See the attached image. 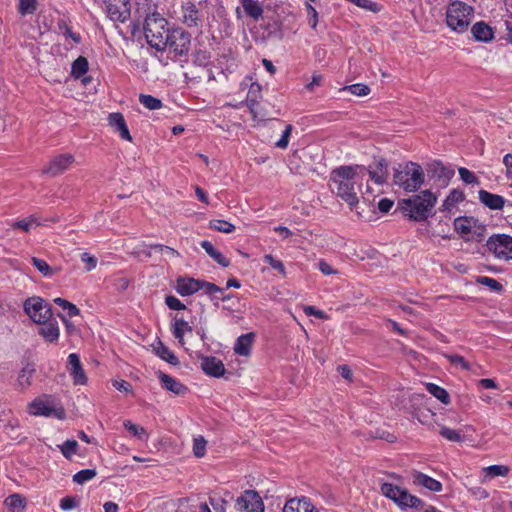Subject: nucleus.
Returning <instances> with one entry per match:
<instances>
[{
	"label": "nucleus",
	"instance_id": "obj_1",
	"mask_svg": "<svg viewBox=\"0 0 512 512\" xmlns=\"http://www.w3.org/2000/svg\"><path fill=\"white\" fill-rule=\"evenodd\" d=\"M364 166L344 165L332 170L330 181L332 191L336 192L351 208L358 204L357 190L364 175Z\"/></svg>",
	"mask_w": 512,
	"mask_h": 512
},
{
	"label": "nucleus",
	"instance_id": "obj_2",
	"mask_svg": "<svg viewBox=\"0 0 512 512\" xmlns=\"http://www.w3.org/2000/svg\"><path fill=\"white\" fill-rule=\"evenodd\" d=\"M137 5L138 11L143 10L145 14L143 30L147 43L158 51H164L171 31L167 20L156 11L153 0H137Z\"/></svg>",
	"mask_w": 512,
	"mask_h": 512
},
{
	"label": "nucleus",
	"instance_id": "obj_3",
	"mask_svg": "<svg viewBox=\"0 0 512 512\" xmlns=\"http://www.w3.org/2000/svg\"><path fill=\"white\" fill-rule=\"evenodd\" d=\"M436 201V196L430 190H424L420 194L402 199L398 206L404 216L422 222L427 220Z\"/></svg>",
	"mask_w": 512,
	"mask_h": 512
},
{
	"label": "nucleus",
	"instance_id": "obj_4",
	"mask_svg": "<svg viewBox=\"0 0 512 512\" xmlns=\"http://www.w3.org/2000/svg\"><path fill=\"white\" fill-rule=\"evenodd\" d=\"M393 182L406 192H414L420 188L424 182V171L422 167L415 162L398 164L394 168Z\"/></svg>",
	"mask_w": 512,
	"mask_h": 512
},
{
	"label": "nucleus",
	"instance_id": "obj_5",
	"mask_svg": "<svg viewBox=\"0 0 512 512\" xmlns=\"http://www.w3.org/2000/svg\"><path fill=\"white\" fill-rule=\"evenodd\" d=\"M474 9L472 6L462 2H451L446 10L447 26L457 32H465L472 22Z\"/></svg>",
	"mask_w": 512,
	"mask_h": 512
},
{
	"label": "nucleus",
	"instance_id": "obj_6",
	"mask_svg": "<svg viewBox=\"0 0 512 512\" xmlns=\"http://www.w3.org/2000/svg\"><path fill=\"white\" fill-rule=\"evenodd\" d=\"M381 492L387 498L393 500L398 506L422 509L424 508L423 501L410 494L406 489H402L399 486L391 483H384L381 485Z\"/></svg>",
	"mask_w": 512,
	"mask_h": 512
},
{
	"label": "nucleus",
	"instance_id": "obj_7",
	"mask_svg": "<svg viewBox=\"0 0 512 512\" xmlns=\"http://www.w3.org/2000/svg\"><path fill=\"white\" fill-rule=\"evenodd\" d=\"M24 312L36 324L48 322L52 319V307L43 298L32 296L23 303Z\"/></svg>",
	"mask_w": 512,
	"mask_h": 512
},
{
	"label": "nucleus",
	"instance_id": "obj_8",
	"mask_svg": "<svg viewBox=\"0 0 512 512\" xmlns=\"http://www.w3.org/2000/svg\"><path fill=\"white\" fill-rule=\"evenodd\" d=\"M29 412L32 415L54 417L59 420L64 419L66 416L64 408L51 399H35L29 405Z\"/></svg>",
	"mask_w": 512,
	"mask_h": 512
},
{
	"label": "nucleus",
	"instance_id": "obj_9",
	"mask_svg": "<svg viewBox=\"0 0 512 512\" xmlns=\"http://www.w3.org/2000/svg\"><path fill=\"white\" fill-rule=\"evenodd\" d=\"M191 45V35L182 28L172 29L168 35L167 48L175 57L187 55Z\"/></svg>",
	"mask_w": 512,
	"mask_h": 512
},
{
	"label": "nucleus",
	"instance_id": "obj_10",
	"mask_svg": "<svg viewBox=\"0 0 512 512\" xmlns=\"http://www.w3.org/2000/svg\"><path fill=\"white\" fill-rule=\"evenodd\" d=\"M486 246L497 258L512 259V237L507 234H497L489 237Z\"/></svg>",
	"mask_w": 512,
	"mask_h": 512
},
{
	"label": "nucleus",
	"instance_id": "obj_11",
	"mask_svg": "<svg viewBox=\"0 0 512 512\" xmlns=\"http://www.w3.org/2000/svg\"><path fill=\"white\" fill-rule=\"evenodd\" d=\"M107 16L113 22H126L131 15L130 0H104Z\"/></svg>",
	"mask_w": 512,
	"mask_h": 512
},
{
	"label": "nucleus",
	"instance_id": "obj_12",
	"mask_svg": "<svg viewBox=\"0 0 512 512\" xmlns=\"http://www.w3.org/2000/svg\"><path fill=\"white\" fill-rule=\"evenodd\" d=\"M264 503L255 490H245L236 499V509L238 512H264Z\"/></svg>",
	"mask_w": 512,
	"mask_h": 512
},
{
	"label": "nucleus",
	"instance_id": "obj_13",
	"mask_svg": "<svg viewBox=\"0 0 512 512\" xmlns=\"http://www.w3.org/2000/svg\"><path fill=\"white\" fill-rule=\"evenodd\" d=\"M73 162L74 156L72 154H60L51 159L49 164L43 169L42 173L51 177H56L66 171Z\"/></svg>",
	"mask_w": 512,
	"mask_h": 512
},
{
	"label": "nucleus",
	"instance_id": "obj_14",
	"mask_svg": "<svg viewBox=\"0 0 512 512\" xmlns=\"http://www.w3.org/2000/svg\"><path fill=\"white\" fill-rule=\"evenodd\" d=\"M428 176L440 182L441 185H447L448 181L454 175V170L443 165L441 161H433L427 165Z\"/></svg>",
	"mask_w": 512,
	"mask_h": 512
},
{
	"label": "nucleus",
	"instance_id": "obj_15",
	"mask_svg": "<svg viewBox=\"0 0 512 512\" xmlns=\"http://www.w3.org/2000/svg\"><path fill=\"white\" fill-rule=\"evenodd\" d=\"M367 171L371 180L376 184L382 185L387 181L388 178V163L384 158L374 159L373 164L365 168L364 172Z\"/></svg>",
	"mask_w": 512,
	"mask_h": 512
},
{
	"label": "nucleus",
	"instance_id": "obj_16",
	"mask_svg": "<svg viewBox=\"0 0 512 512\" xmlns=\"http://www.w3.org/2000/svg\"><path fill=\"white\" fill-rule=\"evenodd\" d=\"M201 368L205 374L216 378L223 376L225 373L223 362L214 356H203L201 358Z\"/></svg>",
	"mask_w": 512,
	"mask_h": 512
},
{
	"label": "nucleus",
	"instance_id": "obj_17",
	"mask_svg": "<svg viewBox=\"0 0 512 512\" xmlns=\"http://www.w3.org/2000/svg\"><path fill=\"white\" fill-rule=\"evenodd\" d=\"M68 363L70 365L69 372L75 385H84L87 382L86 374L82 368L80 358L76 353H71L68 356Z\"/></svg>",
	"mask_w": 512,
	"mask_h": 512
},
{
	"label": "nucleus",
	"instance_id": "obj_18",
	"mask_svg": "<svg viewBox=\"0 0 512 512\" xmlns=\"http://www.w3.org/2000/svg\"><path fill=\"white\" fill-rule=\"evenodd\" d=\"M175 288L181 296H190L201 289V280L191 277H179L176 280Z\"/></svg>",
	"mask_w": 512,
	"mask_h": 512
},
{
	"label": "nucleus",
	"instance_id": "obj_19",
	"mask_svg": "<svg viewBox=\"0 0 512 512\" xmlns=\"http://www.w3.org/2000/svg\"><path fill=\"white\" fill-rule=\"evenodd\" d=\"M108 123L116 132L119 133V136L122 139L129 142L132 141V136L128 130L124 116L121 113H110L108 116Z\"/></svg>",
	"mask_w": 512,
	"mask_h": 512
},
{
	"label": "nucleus",
	"instance_id": "obj_20",
	"mask_svg": "<svg viewBox=\"0 0 512 512\" xmlns=\"http://www.w3.org/2000/svg\"><path fill=\"white\" fill-rule=\"evenodd\" d=\"M283 512H316V510L308 498L302 497L289 499L284 505Z\"/></svg>",
	"mask_w": 512,
	"mask_h": 512
},
{
	"label": "nucleus",
	"instance_id": "obj_21",
	"mask_svg": "<svg viewBox=\"0 0 512 512\" xmlns=\"http://www.w3.org/2000/svg\"><path fill=\"white\" fill-rule=\"evenodd\" d=\"M158 378L166 390L176 395H184L188 391V388L184 384L164 372L159 371Z\"/></svg>",
	"mask_w": 512,
	"mask_h": 512
},
{
	"label": "nucleus",
	"instance_id": "obj_22",
	"mask_svg": "<svg viewBox=\"0 0 512 512\" xmlns=\"http://www.w3.org/2000/svg\"><path fill=\"white\" fill-rule=\"evenodd\" d=\"M478 196L480 202L491 210H501L506 202L504 197L483 189L478 192Z\"/></svg>",
	"mask_w": 512,
	"mask_h": 512
},
{
	"label": "nucleus",
	"instance_id": "obj_23",
	"mask_svg": "<svg viewBox=\"0 0 512 512\" xmlns=\"http://www.w3.org/2000/svg\"><path fill=\"white\" fill-rule=\"evenodd\" d=\"M41 327L38 329V334L44 338L45 341L56 343L59 339L60 330L58 323L52 319L48 322L39 323Z\"/></svg>",
	"mask_w": 512,
	"mask_h": 512
},
{
	"label": "nucleus",
	"instance_id": "obj_24",
	"mask_svg": "<svg viewBox=\"0 0 512 512\" xmlns=\"http://www.w3.org/2000/svg\"><path fill=\"white\" fill-rule=\"evenodd\" d=\"M413 483L425 487L432 492H440L442 490L441 482L419 471L413 472Z\"/></svg>",
	"mask_w": 512,
	"mask_h": 512
},
{
	"label": "nucleus",
	"instance_id": "obj_25",
	"mask_svg": "<svg viewBox=\"0 0 512 512\" xmlns=\"http://www.w3.org/2000/svg\"><path fill=\"white\" fill-rule=\"evenodd\" d=\"M254 339L255 334L253 332L239 336L234 345L235 354L240 356H249Z\"/></svg>",
	"mask_w": 512,
	"mask_h": 512
},
{
	"label": "nucleus",
	"instance_id": "obj_26",
	"mask_svg": "<svg viewBox=\"0 0 512 512\" xmlns=\"http://www.w3.org/2000/svg\"><path fill=\"white\" fill-rule=\"evenodd\" d=\"M475 40L480 42H490L494 38L492 28L485 22H476L471 28Z\"/></svg>",
	"mask_w": 512,
	"mask_h": 512
},
{
	"label": "nucleus",
	"instance_id": "obj_27",
	"mask_svg": "<svg viewBox=\"0 0 512 512\" xmlns=\"http://www.w3.org/2000/svg\"><path fill=\"white\" fill-rule=\"evenodd\" d=\"M192 327L182 318L175 317L172 324V334L178 340L180 345H184V334L185 332H191Z\"/></svg>",
	"mask_w": 512,
	"mask_h": 512
},
{
	"label": "nucleus",
	"instance_id": "obj_28",
	"mask_svg": "<svg viewBox=\"0 0 512 512\" xmlns=\"http://www.w3.org/2000/svg\"><path fill=\"white\" fill-rule=\"evenodd\" d=\"M153 349L158 357H160L162 360L168 362L171 365H178L179 360L175 356V354L167 347L165 346L160 340L153 345Z\"/></svg>",
	"mask_w": 512,
	"mask_h": 512
},
{
	"label": "nucleus",
	"instance_id": "obj_29",
	"mask_svg": "<svg viewBox=\"0 0 512 512\" xmlns=\"http://www.w3.org/2000/svg\"><path fill=\"white\" fill-rule=\"evenodd\" d=\"M200 245L206 251V253L219 265L222 267H228L230 265V260L224 257L221 252L216 250L211 242L204 240L200 243Z\"/></svg>",
	"mask_w": 512,
	"mask_h": 512
},
{
	"label": "nucleus",
	"instance_id": "obj_30",
	"mask_svg": "<svg viewBox=\"0 0 512 512\" xmlns=\"http://www.w3.org/2000/svg\"><path fill=\"white\" fill-rule=\"evenodd\" d=\"M240 3L245 11V13L253 18L254 20H258L262 17L263 8L256 0H240Z\"/></svg>",
	"mask_w": 512,
	"mask_h": 512
},
{
	"label": "nucleus",
	"instance_id": "obj_31",
	"mask_svg": "<svg viewBox=\"0 0 512 512\" xmlns=\"http://www.w3.org/2000/svg\"><path fill=\"white\" fill-rule=\"evenodd\" d=\"M198 9L192 3L183 7V23L188 27H196L198 25Z\"/></svg>",
	"mask_w": 512,
	"mask_h": 512
},
{
	"label": "nucleus",
	"instance_id": "obj_32",
	"mask_svg": "<svg viewBox=\"0 0 512 512\" xmlns=\"http://www.w3.org/2000/svg\"><path fill=\"white\" fill-rule=\"evenodd\" d=\"M8 512H22L25 508V499L19 494H12L5 499Z\"/></svg>",
	"mask_w": 512,
	"mask_h": 512
},
{
	"label": "nucleus",
	"instance_id": "obj_33",
	"mask_svg": "<svg viewBox=\"0 0 512 512\" xmlns=\"http://www.w3.org/2000/svg\"><path fill=\"white\" fill-rule=\"evenodd\" d=\"M88 68H89L88 60L84 56H79L72 63L71 75L75 79H79V78H81L83 75H85L87 73Z\"/></svg>",
	"mask_w": 512,
	"mask_h": 512
},
{
	"label": "nucleus",
	"instance_id": "obj_34",
	"mask_svg": "<svg viewBox=\"0 0 512 512\" xmlns=\"http://www.w3.org/2000/svg\"><path fill=\"white\" fill-rule=\"evenodd\" d=\"M465 198V195L462 191L454 189L452 190L449 195L444 200L441 210L442 211H450L452 207H454L457 203L463 201Z\"/></svg>",
	"mask_w": 512,
	"mask_h": 512
},
{
	"label": "nucleus",
	"instance_id": "obj_35",
	"mask_svg": "<svg viewBox=\"0 0 512 512\" xmlns=\"http://www.w3.org/2000/svg\"><path fill=\"white\" fill-rule=\"evenodd\" d=\"M426 389L431 395H433L435 398H437L441 403H443L445 405L450 404L449 393L444 388H442L434 383H427Z\"/></svg>",
	"mask_w": 512,
	"mask_h": 512
},
{
	"label": "nucleus",
	"instance_id": "obj_36",
	"mask_svg": "<svg viewBox=\"0 0 512 512\" xmlns=\"http://www.w3.org/2000/svg\"><path fill=\"white\" fill-rule=\"evenodd\" d=\"M209 227L215 231L222 232V233H232L235 231V226L231 223H229L226 220L222 219H213L209 222Z\"/></svg>",
	"mask_w": 512,
	"mask_h": 512
},
{
	"label": "nucleus",
	"instance_id": "obj_37",
	"mask_svg": "<svg viewBox=\"0 0 512 512\" xmlns=\"http://www.w3.org/2000/svg\"><path fill=\"white\" fill-rule=\"evenodd\" d=\"M39 225L40 223L37 221L36 217L29 216L25 219L14 221L11 224V227L14 229H21L24 232H29L32 227H37Z\"/></svg>",
	"mask_w": 512,
	"mask_h": 512
},
{
	"label": "nucleus",
	"instance_id": "obj_38",
	"mask_svg": "<svg viewBox=\"0 0 512 512\" xmlns=\"http://www.w3.org/2000/svg\"><path fill=\"white\" fill-rule=\"evenodd\" d=\"M139 102L149 110H158L162 107V101L152 95L140 94Z\"/></svg>",
	"mask_w": 512,
	"mask_h": 512
},
{
	"label": "nucleus",
	"instance_id": "obj_39",
	"mask_svg": "<svg viewBox=\"0 0 512 512\" xmlns=\"http://www.w3.org/2000/svg\"><path fill=\"white\" fill-rule=\"evenodd\" d=\"M442 356L447 359L452 365L459 366L461 369L469 371L471 365L465 360V358L458 354L443 353Z\"/></svg>",
	"mask_w": 512,
	"mask_h": 512
},
{
	"label": "nucleus",
	"instance_id": "obj_40",
	"mask_svg": "<svg viewBox=\"0 0 512 512\" xmlns=\"http://www.w3.org/2000/svg\"><path fill=\"white\" fill-rule=\"evenodd\" d=\"M33 266L44 276L50 277L55 274V270L49 266V264L40 258L32 257L31 259Z\"/></svg>",
	"mask_w": 512,
	"mask_h": 512
},
{
	"label": "nucleus",
	"instance_id": "obj_41",
	"mask_svg": "<svg viewBox=\"0 0 512 512\" xmlns=\"http://www.w3.org/2000/svg\"><path fill=\"white\" fill-rule=\"evenodd\" d=\"M476 282L478 284L488 287L490 290L495 292H501L503 290V285L494 278H490L487 276H478L476 278Z\"/></svg>",
	"mask_w": 512,
	"mask_h": 512
},
{
	"label": "nucleus",
	"instance_id": "obj_42",
	"mask_svg": "<svg viewBox=\"0 0 512 512\" xmlns=\"http://www.w3.org/2000/svg\"><path fill=\"white\" fill-rule=\"evenodd\" d=\"M471 221L472 218L458 217L454 220V229L456 232L461 234H468L471 232Z\"/></svg>",
	"mask_w": 512,
	"mask_h": 512
},
{
	"label": "nucleus",
	"instance_id": "obj_43",
	"mask_svg": "<svg viewBox=\"0 0 512 512\" xmlns=\"http://www.w3.org/2000/svg\"><path fill=\"white\" fill-rule=\"evenodd\" d=\"M35 369L32 365H26L20 372L18 376V383L22 388H26L31 384L32 374Z\"/></svg>",
	"mask_w": 512,
	"mask_h": 512
},
{
	"label": "nucleus",
	"instance_id": "obj_44",
	"mask_svg": "<svg viewBox=\"0 0 512 512\" xmlns=\"http://www.w3.org/2000/svg\"><path fill=\"white\" fill-rule=\"evenodd\" d=\"M123 425L133 436L139 438L140 440L147 439V433L143 427L134 424L130 420H125Z\"/></svg>",
	"mask_w": 512,
	"mask_h": 512
},
{
	"label": "nucleus",
	"instance_id": "obj_45",
	"mask_svg": "<svg viewBox=\"0 0 512 512\" xmlns=\"http://www.w3.org/2000/svg\"><path fill=\"white\" fill-rule=\"evenodd\" d=\"M77 447L78 443L76 440H66L62 445H59L60 451L66 459H71L76 453Z\"/></svg>",
	"mask_w": 512,
	"mask_h": 512
},
{
	"label": "nucleus",
	"instance_id": "obj_46",
	"mask_svg": "<svg viewBox=\"0 0 512 512\" xmlns=\"http://www.w3.org/2000/svg\"><path fill=\"white\" fill-rule=\"evenodd\" d=\"M37 9V0H19L18 11L21 15L33 14Z\"/></svg>",
	"mask_w": 512,
	"mask_h": 512
},
{
	"label": "nucleus",
	"instance_id": "obj_47",
	"mask_svg": "<svg viewBox=\"0 0 512 512\" xmlns=\"http://www.w3.org/2000/svg\"><path fill=\"white\" fill-rule=\"evenodd\" d=\"M484 471L487 475L491 477H497V476H507L510 468L506 465H491L486 468H484Z\"/></svg>",
	"mask_w": 512,
	"mask_h": 512
},
{
	"label": "nucleus",
	"instance_id": "obj_48",
	"mask_svg": "<svg viewBox=\"0 0 512 512\" xmlns=\"http://www.w3.org/2000/svg\"><path fill=\"white\" fill-rule=\"evenodd\" d=\"M343 91H349L356 96H366L370 93L369 86L361 83L352 84L342 88Z\"/></svg>",
	"mask_w": 512,
	"mask_h": 512
},
{
	"label": "nucleus",
	"instance_id": "obj_49",
	"mask_svg": "<svg viewBox=\"0 0 512 512\" xmlns=\"http://www.w3.org/2000/svg\"><path fill=\"white\" fill-rule=\"evenodd\" d=\"M96 476V470L84 469L80 470L73 476V481L77 484H84L86 481L93 479Z\"/></svg>",
	"mask_w": 512,
	"mask_h": 512
},
{
	"label": "nucleus",
	"instance_id": "obj_50",
	"mask_svg": "<svg viewBox=\"0 0 512 512\" xmlns=\"http://www.w3.org/2000/svg\"><path fill=\"white\" fill-rule=\"evenodd\" d=\"M440 435L451 442H462L463 436L456 430L450 429L446 426H442L440 431Z\"/></svg>",
	"mask_w": 512,
	"mask_h": 512
},
{
	"label": "nucleus",
	"instance_id": "obj_51",
	"mask_svg": "<svg viewBox=\"0 0 512 512\" xmlns=\"http://www.w3.org/2000/svg\"><path fill=\"white\" fill-rule=\"evenodd\" d=\"M206 445L207 441L204 439V437L199 436L198 438L194 439L193 453L197 458H201L205 455Z\"/></svg>",
	"mask_w": 512,
	"mask_h": 512
},
{
	"label": "nucleus",
	"instance_id": "obj_52",
	"mask_svg": "<svg viewBox=\"0 0 512 512\" xmlns=\"http://www.w3.org/2000/svg\"><path fill=\"white\" fill-rule=\"evenodd\" d=\"M264 261L268 263L272 268L277 270L282 276L286 275L285 266L282 261L275 259L272 255L266 254L263 257Z\"/></svg>",
	"mask_w": 512,
	"mask_h": 512
},
{
	"label": "nucleus",
	"instance_id": "obj_53",
	"mask_svg": "<svg viewBox=\"0 0 512 512\" xmlns=\"http://www.w3.org/2000/svg\"><path fill=\"white\" fill-rule=\"evenodd\" d=\"M459 175L461 180L466 184H479V179L475 176L473 172H471L467 168H459Z\"/></svg>",
	"mask_w": 512,
	"mask_h": 512
},
{
	"label": "nucleus",
	"instance_id": "obj_54",
	"mask_svg": "<svg viewBox=\"0 0 512 512\" xmlns=\"http://www.w3.org/2000/svg\"><path fill=\"white\" fill-rule=\"evenodd\" d=\"M292 125L291 124H288L285 128V130L283 131V134L281 136V138L276 142V147L277 148H280V149H286L287 146H288V143H289V137L291 135V132H292Z\"/></svg>",
	"mask_w": 512,
	"mask_h": 512
},
{
	"label": "nucleus",
	"instance_id": "obj_55",
	"mask_svg": "<svg viewBox=\"0 0 512 512\" xmlns=\"http://www.w3.org/2000/svg\"><path fill=\"white\" fill-rule=\"evenodd\" d=\"M201 289H205V293L209 295L212 300L215 298L213 297L215 293H221L223 291L222 288L215 285L214 283L207 282L204 280H201Z\"/></svg>",
	"mask_w": 512,
	"mask_h": 512
},
{
	"label": "nucleus",
	"instance_id": "obj_56",
	"mask_svg": "<svg viewBox=\"0 0 512 512\" xmlns=\"http://www.w3.org/2000/svg\"><path fill=\"white\" fill-rule=\"evenodd\" d=\"M165 304L171 309V310H184L186 309V306L184 303H182L178 298H176L173 295L166 296L165 298Z\"/></svg>",
	"mask_w": 512,
	"mask_h": 512
},
{
	"label": "nucleus",
	"instance_id": "obj_57",
	"mask_svg": "<svg viewBox=\"0 0 512 512\" xmlns=\"http://www.w3.org/2000/svg\"><path fill=\"white\" fill-rule=\"evenodd\" d=\"M81 260L86 264V271H92L97 266V258L87 252L82 253Z\"/></svg>",
	"mask_w": 512,
	"mask_h": 512
},
{
	"label": "nucleus",
	"instance_id": "obj_58",
	"mask_svg": "<svg viewBox=\"0 0 512 512\" xmlns=\"http://www.w3.org/2000/svg\"><path fill=\"white\" fill-rule=\"evenodd\" d=\"M262 87L259 83H252L248 90L247 98H251V101L257 102L261 96Z\"/></svg>",
	"mask_w": 512,
	"mask_h": 512
},
{
	"label": "nucleus",
	"instance_id": "obj_59",
	"mask_svg": "<svg viewBox=\"0 0 512 512\" xmlns=\"http://www.w3.org/2000/svg\"><path fill=\"white\" fill-rule=\"evenodd\" d=\"M129 284H130V281L126 277L115 278V279H113V282H112L114 289L117 290L118 292L125 291L128 288Z\"/></svg>",
	"mask_w": 512,
	"mask_h": 512
},
{
	"label": "nucleus",
	"instance_id": "obj_60",
	"mask_svg": "<svg viewBox=\"0 0 512 512\" xmlns=\"http://www.w3.org/2000/svg\"><path fill=\"white\" fill-rule=\"evenodd\" d=\"M150 249H157L161 252H165L167 255L171 256V257H179L180 254L177 250L169 247V246H165V245H162V244H152L149 246Z\"/></svg>",
	"mask_w": 512,
	"mask_h": 512
},
{
	"label": "nucleus",
	"instance_id": "obj_61",
	"mask_svg": "<svg viewBox=\"0 0 512 512\" xmlns=\"http://www.w3.org/2000/svg\"><path fill=\"white\" fill-rule=\"evenodd\" d=\"M76 506H77V501H76L75 497H72V496H66V497L62 498L60 501V508L65 511L74 509Z\"/></svg>",
	"mask_w": 512,
	"mask_h": 512
},
{
	"label": "nucleus",
	"instance_id": "obj_62",
	"mask_svg": "<svg viewBox=\"0 0 512 512\" xmlns=\"http://www.w3.org/2000/svg\"><path fill=\"white\" fill-rule=\"evenodd\" d=\"M303 311L307 316L313 315L319 319L326 318V314L322 310L316 309L314 306H304Z\"/></svg>",
	"mask_w": 512,
	"mask_h": 512
},
{
	"label": "nucleus",
	"instance_id": "obj_63",
	"mask_svg": "<svg viewBox=\"0 0 512 512\" xmlns=\"http://www.w3.org/2000/svg\"><path fill=\"white\" fill-rule=\"evenodd\" d=\"M319 270L324 275H334L337 274L338 271L333 269L331 265H329L325 260H320L318 263Z\"/></svg>",
	"mask_w": 512,
	"mask_h": 512
},
{
	"label": "nucleus",
	"instance_id": "obj_64",
	"mask_svg": "<svg viewBox=\"0 0 512 512\" xmlns=\"http://www.w3.org/2000/svg\"><path fill=\"white\" fill-rule=\"evenodd\" d=\"M503 164L506 167V177L512 179V154H506L503 158Z\"/></svg>",
	"mask_w": 512,
	"mask_h": 512
}]
</instances>
